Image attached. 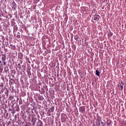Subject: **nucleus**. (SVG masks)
Listing matches in <instances>:
<instances>
[{"label":"nucleus","instance_id":"1","mask_svg":"<svg viewBox=\"0 0 126 126\" xmlns=\"http://www.w3.org/2000/svg\"><path fill=\"white\" fill-rule=\"evenodd\" d=\"M79 111L80 113H84L85 112V106H82L80 107Z\"/></svg>","mask_w":126,"mask_h":126},{"label":"nucleus","instance_id":"2","mask_svg":"<svg viewBox=\"0 0 126 126\" xmlns=\"http://www.w3.org/2000/svg\"><path fill=\"white\" fill-rule=\"evenodd\" d=\"M106 124L107 126H112V121L111 120H107Z\"/></svg>","mask_w":126,"mask_h":126},{"label":"nucleus","instance_id":"3","mask_svg":"<svg viewBox=\"0 0 126 126\" xmlns=\"http://www.w3.org/2000/svg\"><path fill=\"white\" fill-rule=\"evenodd\" d=\"M23 58V54H22V53H20L18 54V59H19L20 60H22Z\"/></svg>","mask_w":126,"mask_h":126},{"label":"nucleus","instance_id":"4","mask_svg":"<svg viewBox=\"0 0 126 126\" xmlns=\"http://www.w3.org/2000/svg\"><path fill=\"white\" fill-rule=\"evenodd\" d=\"M100 16L99 15H95L94 16V20H99V17Z\"/></svg>","mask_w":126,"mask_h":126},{"label":"nucleus","instance_id":"5","mask_svg":"<svg viewBox=\"0 0 126 126\" xmlns=\"http://www.w3.org/2000/svg\"><path fill=\"white\" fill-rule=\"evenodd\" d=\"M32 125L35 126L36 125V120L32 118Z\"/></svg>","mask_w":126,"mask_h":126},{"label":"nucleus","instance_id":"6","mask_svg":"<svg viewBox=\"0 0 126 126\" xmlns=\"http://www.w3.org/2000/svg\"><path fill=\"white\" fill-rule=\"evenodd\" d=\"M2 63H3V65H6V63H5V59L2 58Z\"/></svg>","mask_w":126,"mask_h":126},{"label":"nucleus","instance_id":"7","mask_svg":"<svg viewBox=\"0 0 126 126\" xmlns=\"http://www.w3.org/2000/svg\"><path fill=\"white\" fill-rule=\"evenodd\" d=\"M38 124H39V126H43V122L41 120H39L38 122Z\"/></svg>","mask_w":126,"mask_h":126},{"label":"nucleus","instance_id":"8","mask_svg":"<svg viewBox=\"0 0 126 126\" xmlns=\"http://www.w3.org/2000/svg\"><path fill=\"white\" fill-rule=\"evenodd\" d=\"M95 72L96 75H97V76H100V72H99L98 70H96Z\"/></svg>","mask_w":126,"mask_h":126},{"label":"nucleus","instance_id":"9","mask_svg":"<svg viewBox=\"0 0 126 126\" xmlns=\"http://www.w3.org/2000/svg\"><path fill=\"white\" fill-rule=\"evenodd\" d=\"M10 47H11V49H12V50H14V49H15V45H13L12 44H11Z\"/></svg>","mask_w":126,"mask_h":126},{"label":"nucleus","instance_id":"10","mask_svg":"<svg viewBox=\"0 0 126 126\" xmlns=\"http://www.w3.org/2000/svg\"><path fill=\"white\" fill-rule=\"evenodd\" d=\"M12 6L14 7V8H15L16 7V4H15V2H13L12 4Z\"/></svg>","mask_w":126,"mask_h":126},{"label":"nucleus","instance_id":"11","mask_svg":"<svg viewBox=\"0 0 126 126\" xmlns=\"http://www.w3.org/2000/svg\"><path fill=\"white\" fill-rule=\"evenodd\" d=\"M108 36H109V37H112V36H113V33H112L111 32H109L108 33Z\"/></svg>","mask_w":126,"mask_h":126},{"label":"nucleus","instance_id":"12","mask_svg":"<svg viewBox=\"0 0 126 126\" xmlns=\"http://www.w3.org/2000/svg\"><path fill=\"white\" fill-rule=\"evenodd\" d=\"M54 110H55V107L54 106L50 108L51 112H54Z\"/></svg>","mask_w":126,"mask_h":126},{"label":"nucleus","instance_id":"13","mask_svg":"<svg viewBox=\"0 0 126 126\" xmlns=\"http://www.w3.org/2000/svg\"><path fill=\"white\" fill-rule=\"evenodd\" d=\"M123 85H120V87L121 88V90H123L124 89V87L123 86Z\"/></svg>","mask_w":126,"mask_h":126},{"label":"nucleus","instance_id":"14","mask_svg":"<svg viewBox=\"0 0 126 126\" xmlns=\"http://www.w3.org/2000/svg\"><path fill=\"white\" fill-rule=\"evenodd\" d=\"M74 38L75 40H78V36L77 35H75Z\"/></svg>","mask_w":126,"mask_h":126},{"label":"nucleus","instance_id":"15","mask_svg":"<svg viewBox=\"0 0 126 126\" xmlns=\"http://www.w3.org/2000/svg\"><path fill=\"white\" fill-rule=\"evenodd\" d=\"M9 98H10V100H12L13 99V96L9 95Z\"/></svg>","mask_w":126,"mask_h":126},{"label":"nucleus","instance_id":"16","mask_svg":"<svg viewBox=\"0 0 126 126\" xmlns=\"http://www.w3.org/2000/svg\"><path fill=\"white\" fill-rule=\"evenodd\" d=\"M0 87H1L2 88V87H3V83H1L0 85Z\"/></svg>","mask_w":126,"mask_h":126},{"label":"nucleus","instance_id":"17","mask_svg":"<svg viewBox=\"0 0 126 126\" xmlns=\"http://www.w3.org/2000/svg\"><path fill=\"white\" fill-rule=\"evenodd\" d=\"M121 84H122V85H125V84H124V82L123 81L121 82Z\"/></svg>","mask_w":126,"mask_h":126},{"label":"nucleus","instance_id":"18","mask_svg":"<svg viewBox=\"0 0 126 126\" xmlns=\"http://www.w3.org/2000/svg\"><path fill=\"white\" fill-rule=\"evenodd\" d=\"M18 65L19 66V67L20 68H21V65H20V63H19V64H18Z\"/></svg>","mask_w":126,"mask_h":126},{"label":"nucleus","instance_id":"19","mask_svg":"<svg viewBox=\"0 0 126 126\" xmlns=\"http://www.w3.org/2000/svg\"><path fill=\"white\" fill-rule=\"evenodd\" d=\"M17 38H20V35H17Z\"/></svg>","mask_w":126,"mask_h":126},{"label":"nucleus","instance_id":"20","mask_svg":"<svg viewBox=\"0 0 126 126\" xmlns=\"http://www.w3.org/2000/svg\"><path fill=\"white\" fill-rule=\"evenodd\" d=\"M98 123H99V125H100V121H98Z\"/></svg>","mask_w":126,"mask_h":126},{"label":"nucleus","instance_id":"21","mask_svg":"<svg viewBox=\"0 0 126 126\" xmlns=\"http://www.w3.org/2000/svg\"><path fill=\"white\" fill-rule=\"evenodd\" d=\"M0 63H1V61H0Z\"/></svg>","mask_w":126,"mask_h":126},{"label":"nucleus","instance_id":"22","mask_svg":"<svg viewBox=\"0 0 126 126\" xmlns=\"http://www.w3.org/2000/svg\"><path fill=\"white\" fill-rule=\"evenodd\" d=\"M57 76H59V74L57 75Z\"/></svg>","mask_w":126,"mask_h":126},{"label":"nucleus","instance_id":"23","mask_svg":"<svg viewBox=\"0 0 126 126\" xmlns=\"http://www.w3.org/2000/svg\"><path fill=\"white\" fill-rule=\"evenodd\" d=\"M118 86H119V85H118Z\"/></svg>","mask_w":126,"mask_h":126}]
</instances>
